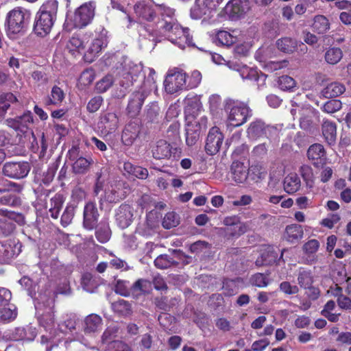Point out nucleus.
Masks as SVG:
<instances>
[{"mask_svg":"<svg viewBox=\"0 0 351 351\" xmlns=\"http://www.w3.org/2000/svg\"><path fill=\"white\" fill-rule=\"evenodd\" d=\"M17 101L16 97L12 93H4L0 95V120L4 118L11 104Z\"/></svg>","mask_w":351,"mask_h":351,"instance_id":"obj_32","label":"nucleus"},{"mask_svg":"<svg viewBox=\"0 0 351 351\" xmlns=\"http://www.w3.org/2000/svg\"><path fill=\"white\" fill-rule=\"evenodd\" d=\"M159 27L165 33L167 39L180 49H184L186 45H193V38L189 34V29L182 27L177 19L171 21H165Z\"/></svg>","mask_w":351,"mask_h":351,"instance_id":"obj_2","label":"nucleus"},{"mask_svg":"<svg viewBox=\"0 0 351 351\" xmlns=\"http://www.w3.org/2000/svg\"><path fill=\"white\" fill-rule=\"evenodd\" d=\"M325 60L330 64H337L343 57V52L339 47H330L325 53Z\"/></svg>","mask_w":351,"mask_h":351,"instance_id":"obj_43","label":"nucleus"},{"mask_svg":"<svg viewBox=\"0 0 351 351\" xmlns=\"http://www.w3.org/2000/svg\"><path fill=\"white\" fill-rule=\"evenodd\" d=\"M57 167V165L56 163H53L48 167L46 171L43 172L42 182L44 184L49 185L53 181Z\"/></svg>","mask_w":351,"mask_h":351,"instance_id":"obj_64","label":"nucleus"},{"mask_svg":"<svg viewBox=\"0 0 351 351\" xmlns=\"http://www.w3.org/2000/svg\"><path fill=\"white\" fill-rule=\"evenodd\" d=\"M299 171L306 185L312 187L314 182V176L312 168L309 165H303L300 167Z\"/></svg>","mask_w":351,"mask_h":351,"instance_id":"obj_54","label":"nucleus"},{"mask_svg":"<svg viewBox=\"0 0 351 351\" xmlns=\"http://www.w3.org/2000/svg\"><path fill=\"white\" fill-rule=\"evenodd\" d=\"M278 259V252L273 247H267L261 255V259L256 261V265H272L276 262Z\"/></svg>","mask_w":351,"mask_h":351,"instance_id":"obj_33","label":"nucleus"},{"mask_svg":"<svg viewBox=\"0 0 351 351\" xmlns=\"http://www.w3.org/2000/svg\"><path fill=\"white\" fill-rule=\"evenodd\" d=\"M140 126L137 123L132 122L125 125L121 135V141L125 145H132L140 133Z\"/></svg>","mask_w":351,"mask_h":351,"instance_id":"obj_22","label":"nucleus"},{"mask_svg":"<svg viewBox=\"0 0 351 351\" xmlns=\"http://www.w3.org/2000/svg\"><path fill=\"white\" fill-rule=\"evenodd\" d=\"M79 152L78 147H73L69 151V159L75 160L72 165L73 172L75 174L84 175L89 171L90 167L94 163V160L90 156H80Z\"/></svg>","mask_w":351,"mask_h":351,"instance_id":"obj_5","label":"nucleus"},{"mask_svg":"<svg viewBox=\"0 0 351 351\" xmlns=\"http://www.w3.org/2000/svg\"><path fill=\"white\" fill-rule=\"evenodd\" d=\"M58 8V3L56 0H47L43 4L38 12L56 20Z\"/></svg>","mask_w":351,"mask_h":351,"instance_id":"obj_40","label":"nucleus"},{"mask_svg":"<svg viewBox=\"0 0 351 351\" xmlns=\"http://www.w3.org/2000/svg\"><path fill=\"white\" fill-rule=\"evenodd\" d=\"M63 202V196L61 194L57 193L51 198L49 204L47 207H49V212L52 218L58 219Z\"/></svg>","mask_w":351,"mask_h":351,"instance_id":"obj_36","label":"nucleus"},{"mask_svg":"<svg viewBox=\"0 0 351 351\" xmlns=\"http://www.w3.org/2000/svg\"><path fill=\"white\" fill-rule=\"evenodd\" d=\"M288 65L289 62L287 60H283L281 61H269L265 63V69L269 72H274L277 70L286 68L288 66Z\"/></svg>","mask_w":351,"mask_h":351,"instance_id":"obj_63","label":"nucleus"},{"mask_svg":"<svg viewBox=\"0 0 351 351\" xmlns=\"http://www.w3.org/2000/svg\"><path fill=\"white\" fill-rule=\"evenodd\" d=\"M164 85L166 92L169 94H173L184 89L186 86V73L182 71H175L173 73H168Z\"/></svg>","mask_w":351,"mask_h":351,"instance_id":"obj_7","label":"nucleus"},{"mask_svg":"<svg viewBox=\"0 0 351 351\" xmlns=\"http://www.w3.org/2000/svg\"><path fill=\"white\" fill-rule=\"evenodd\" d=\"M326 154L324 146L319 143L311 145L307 150L308 158L313 161V165L317 168L323 167L326 164Z\"/></svg>","mask_w":351,"mask_h":351,"instance_id":"obj_16","label":"nucleus"},{"mask_svg":"<svg viewBox=\"0 0 351 351\" xmlns=\"http://www.w3.org/2000/svg\"><path fill=\"white\" fill-rule=\"evenodd\" d=\"M298 282L300 287L307 289L311 287L313 283V276L310 271H300L298 276Z\"/></svg>","mask_w":351,"mask_h":351,"instance_id":"obj_48","label":"nucleus"},{"mask_svg":"<svg viewBox=\"0 0 351 351\" xmlns=\"http://www.w3.org/2000/svg\"><path fill=\"white\" fill-rule=\"evenodd\" d=\"M298 42L291 37H283L276 41L278 50L285 53H292L297 51Z\"/></svg>","mask_w":351,"mask_h":351,"instance_id":"obj_30","label":"nucleus"},{"mask_svg":"<svg viewBox=\"0 0 351 351\" xmlns=\"http://www.w3.org/2000/svg\"><path fill=\"white\" fill-rule=\"evenodd\" d=\"M121 199L118 191L112 186L105 190L104 200L109 203H116Z\"/></svg>","mask_w":351,"mask_h":351,"instance_id":"obj_55","label":"nucleus"},{"mask_svg":"<svg viewBox=\"0 0 351 351\" xmlns=\"http://www.w3.org/2000/svg\"><path fill=\"white\" fill-rule=\"evenodd\" d=\"M137 74L132 71L123 73L122 78L120 80L119 84L125 89L132 86L134 81H136Z\"/></svg>","mask_w":351,"mask_h":351,"instance_id":"obj_58","label":"nucleus"},{"mask_svg":"<svg viewBox=\"0 0 351 351\" xmlns=\"http://www.w3.org/2000/svg\"><path fill=\"white\" fill-rule=\"evenodd\" d=\"M178 261H176L173 258L167 254H161L158 256L154 261L155 266L161 269H167L171 266H178Z\"/></svg>","mask_w":351,"mask_h":351,"instance_id":"obj_42","label":"nucleus"},{"mask_svg":"<svg viewBox=\"0 0 351 351\" xmlns=\"http://www.w3.org/2000/svg\"><path fill=\"white\" fill-rule=\"evenodd\" d=\"M180 223V217L175 212H169L164 217L162 226L165 229H170Z\"/></svg>","mask_w":351,"mask_h":351,"instance_id":"obj_51","label":"nucleus"},{"mask_svg":"<svg viewBox=\"0 0 351 351\" xmlns=\"http://www.w3.org/2000/svg\"><path fill=\"white\" fill-rule=\"evenodd\" d=\"M88 42V37L85 35L75 34L68 40L66 47L71 53L73 54L75 52L81 53L85 49Z\"/></svg>","mask_w":351,"mask_h":351,"instance_id":"obj_24","label":"nucleus"},{"mask_svg":"<svg viewBox=\"0 0 351 351\" xmlns=\"http://www.w3.org/2000/svg\"><path fill=\"white\" fill-rule=\"evenodd\" d=\"M99 285V279L90 273H85L82 277V286L88 292L93 293Z\"/></svg>","mask_w":351,"mask_h":351,"instance_id":"obj_38","label":"nucleus"},{"mask_svg":"<svg viewBox=\"0 0 351 351\" xmlns=\"http://www.w3.org/2000/svg\"><path fill=\"white\" fill-rule=\"evenodd\" d=\"M0 233L4 236L10 234L15 229V223L10 218V213L7 210H0Z\"/></svg>","mask_w":351,"mask_h":351,"instance_id":"obj_28","label":"nucleus"},{"mask_svg":"<svg viewBox=\"0 0 351 351\" xmlns=\"http://www.w3.org/2000/svg\"><path fill=\"white\" fill-rule=\"evenodd\" d=\"M226 109L229 110L228 120L234 127L241 126L252 116V110L249 107L243 102L239 101H228Z\"/></svg>","mask_w":351,"mask_h":351,"instance_id":"obj_3","label":"nucleus"},{"mask_svg":"<svg viewBox=\"0 0 351 351\" xmlns=\"http://www.w3.org/2000/svg\"><path fill=\"white\" fill-rule=\"evenodd\" d=\"M276 130V128L265 125L261 120H256L250 123L247 133L250 138L256 140L264 136L269 138L271 132Z\"/></svg>","mask_w":351,"mask_h":351,"instance_id":"obj_10","label":"nucleus"},{"mask_svg":"<svg viewBox=\"0 0 351 351\" xmlns=\"http://www.w3.org/2000/svg\"><path fill=\"white\" fill-rule=\"evenodd\" d=\"M108 351H132L131 347L122 341H112L108 344Z\"/></svg>","mask_w":351,"mask_h":351,"instance_id":"obj_61","label":"nucleus"},{"mask_svg":"<svg viewBox=\"0 0 351 351\" xmlns=\"http://www.w3.org/2000/svg\"><path fill=\"white\" fill-rule=\"evenodd\" d=\"M64 98V94L62 90L57 86H54L51 92V97L46 100V105L58 104L62 101Z\"/></svg>","mask_w":351,"mask_h":351,"instance_id":"obj_49","label":"nucleus"},{"mask_svg":"<svg viewBox=\"0 0 351 351\" xmlns=\"http://www.w3.org/2000/svg\"><path fill=\"white\" fill-rule=\"evenodd\" d=\"M158 226V222L148 215L144 222L139 223L135 232L141 236L149 237L156 232Z\"/></svg>","mask_w":351,"mask_h":351,"instance_id":"obj_23","label":"nucleus"},{"mask_svg":"<svg viewBox=\"0 0 351 351\" xmlns=\"http://www.w3.org/2000/svg\"><path fill=\"white\" fill-rule=\"evenodd\" d=\"M119 118L116 113L106 112L101 115L98 123L102 132L109 134L114 132L118 128Z\"/></svg>","mask_w":351,"mask_h":351,"instance_id":"obj_17","label":"nucleus"},{"mask_svg":"<svg viewBox=\"0 0 351 351\" xmlns=\"http://www.w3.org/2000/svg\"><path fill=\"white\" fill-rule=\"evenodd\" d=\"M29 18V12L21 7H16L8 12L5 23L8 36L12 39H16L24 35Z\"/></svg>","mask_w":351,"mask_h":351,"instance_id":"obj_1","label":"nucleus"},{"mask_svg":"<svg viewBox=\"0 0 351 351\" xmlns=\"http://www.w3.org/2000/svg\"><path fill=\"white\" fill-rule=\"evenodd\" d=\"M102 319L97 314H90L84 321V331L86 334L95 333L101 330Z\"/></svg>","mask_w":351,"mask_h":351,"instance_id":"obj_25","label":"nucleus"},{"mask_svg":"<svg viewBox=\"0 0 351 351\" xmlns=\"http://www.w3.org/2000/svg\"><path fill=\"white\" fill-rule=\"evenodd\" d=\"M5 123L8 127L13 128L14 130L25 134L33 124L34 117L30 111H26L23 115L18 116L14 119H7Z\"/></svg>","mask_w":351,"mask_h":351,"instance_id":"obj_8","label":"nucleus"},{"mask_svg":"<svg viewBox=\"0 0 351 351\" xmlns=\"http://www.w3.org/2000/svg\"><path fill=\"white\" fill-rule=\"evenodd\" d=\"M177 152V148H173L170 143L165 140L158 141L152 147V156L157 160L168 159Z\"/></svg>","mask_w":351,"mask_h":351,"instance_id":"obj_14","label":"nucleus"},{"mask_svg":"<svg viewBox=\"0 0 351 351\" xmlns=\"http://www.w3.org/2000/svg\"><path fill=\"white\" fill-rule=\"evenodd\" d=\"M201 133V125L197 122L189 123L186 128V143L193 146L198 141Z\"/></svg>","mask_w":351,"mask_h":351,"instance_id":"obj_27","label":"nucleus"},{"mask_svg":"<svg viewBox=\"0 0 351 351\" xmlns=\"http://www.w3.org/2000/svg\"><path fill=\"white\" fill-rule=\"evenodd\" d=\"M213 12V10L206 0H195L194 5L191 8L190 16L191 19L198 20L203 17H210Z\"/></svg>","mask_w":351,"mask_h":351,"instance_id":"obj_19","label":"nucleus"},{"mask_svg":"<svg viewBox=\"0 0 351 351\" xmlns=\"http://www.w3.org/2000/svg\"><path fill=\"white\" fill-rule=\"evenodd\" d=\"M223 135L217 127L212 128L207 136L205 150L209 155L217 154L223 143Z\"/></svg>","mask_w":351,"mask_h":351,"instance_id":"obj_9","label":"nucleus"},{"mask_svg":"<svg viewBox=\"0 0 351 351\" xmlns=\"http://www.w3.org/2000/svg\"><path fill=\"white\" fill-rule=\"evenodd\" d=\"M34 83L38 86L45 85L49 82V75L43 68L34 71L31 74Z\"/></svg>","mask_w":351,"mask_h":351,"instance_id":"obj_47","label":"nucleus"},{"mask_svg":"<svg viewBox=\"0 0 351 351\" xmlns=\"http://www.w3.org/2000/svg\"><path fill=\"white\" fill-rule=\"evenodd\" d=\"M250 8L248 0H231L226 6V12L232 20L238 19L244 16Z\"/></svg>","mask_w":351,"mask_h":351,"instance_id":"obj_12","label":"nucleus"},{"mask_svg":"<svg viewBox=\"0 0 351 351\" xmlns=\"http://www.w3.org/2000/svg\"><path fill=\"white\" fill-rule=\"evenodd\" d=\"M346 90L345 86L338 82L328 84L322 90V95L326 98L337 97L343 94Z\"/></svg>","mask_w":351,"mask_h":351,"instance_id":"obj_31","label":"nucleus"},{"mask_svg":"<svg viewBox=\"0 0 351 351\" xmlns=\"http://www.w3.org/2000/svg\"><path fill=\"white\" fill-rule=\"evenodd\" d=\"M31 169L28 162H8L3 165V172L5 176L14 179L25 178Z\"/></svg>","mask_w":351,"mask_h":351,"instance_id":"obj_6","label":"nucleus"},{"mask_svg":"<svg viewBox=\"0 0 351 351\" xmlns=\"http://www.w3.org/2000/svg\"><path fill=\"white\" fill-rule=\"evenodd\" d=\"M156 8L157 15L160 16L159 25L163 24L165 21H171L176 20L175 9L164 4H156L155 5Z\"/></svg>","mask_w":351,"mask_h":351,"instance_id":"obj_29","label":"nucleus"},{"mask_svg":"<svg viewBox=\"0 0 351 351\" xmlns=\"http://www.w3.org/2000/svg\"><path fill=\"white\" fill-rule=\"evenodd\" d=\"M232 179L237 183H243L248 177V166L240 161H234L230 166Z\"/></svg>","mask_w":351,"mask_h":351,"instance_id":"obj_21","label":"nucleus"},{"mask_svg":"<svg viewBox=\"0 0 351 351\" xmlns=\"http://www.w3.org/2000/svg\"><path fill=\"white\" fill-rule=\"evenodd\" d=\"M283 185L287 193H294L300 188V179L297 174L290 173L285 177Z\"/></svg>","mask_w":351,"mask_h":351,"instance_id":"obj_34","label":"nucleus"},{"mask_svg":"<svg viewBox=\"0 0 351 351\" xmlns=\"http://www.w3.org/2000/svg\"><path fill=\"white\" fill-rule=\"evenodd\" d=\"M312 28L313 32L322 34L329 29L330 23L326 16L323 15H317L314 17Z\"/></svg>","mask_w":351,"mask_h":351,"instance_id":"obj_39","label":"nucleus"},{"mask_svg":"<svg viewBox=\"0 0 351 351\" xmlns=\"http://www.w3.org/2000/svg\"><path fill=\"white\" fill-rule=\"evenodd\" d=\"M303 236V231L300 226L291 225L286 228L285 239L289 242L301 239Z\"/></svg>","mask_w":351,"mask_h":351,"instance_id":"obj_44","label":"nucleus"},{"mask_svg":"<svg viewBox=\"0 0 351 351\" xmlns=\"http://www.w3.org/2000/svg\"><path fill=\"white\" fill-rule=\"evenodd\" d=\"M95 3L90 1L80 6L74 13L73 22L76 27L82 28L88 25L94 18Z\"/></svg>","mask_w":351,"mask_h":351,"instance_id":"obj_4","label":"nucleus"},{"mask_svg":"<svg viewBox=\"0 0 351 351\" xmlns=\"http://www.w3.org/2000/svg\"><path fill=\"white\" fill-rule=\"evenodd\" d=\"M134 11L141 21L152 22L157 17L156 8L144 1H138L134 5Z\"/></svg>","mask_w":351,"mask_h":351,"instance_id":"obj_11","label":"nucleus"},{"mask_svg":"<svg viewBox=\"0 0 351 351\" xmlns=\"http://www.w3.org/2000/svg\"><path fill=\"white\" fill-rule=\"evenodd\" d=\"M83 217V226L86 229L92 230L97 227L99 214L95 203L90 202L85 205Z\"/></svg>","mask_w":351,"mask_h":351,"instance_id":"obj_13","label":"nucleus"},{"mask_svg":"<svg viewBox=\"0 0 351 351\" xmlns=\"http://www.w3.org/2000/svg\"><path fill=\"white\" fill-rule=\"evenodd\" d=\"M278 86L283 90H291L296 85L295 80L288 75H282L278 79Z\"/></svg>","mask_w":351,"mask_h":351,"instance_id":"obj_56","label":"nucleus"},{"mask_svg":"<svg viewBox=\"0 0 351 351\" xmlns=\"http://www.w3.org/2000/svg\"><path fill=\"white\" fill-rule=\"evenodd\" d=\"M113 82V77L108 75L96 84V89L99 93H104L112 86Z\"/></svg>","mask_w":351,"mask_h":351,"instance_id":"obj_59","label":"nucleus"},{"mask_svg":"<svg viewBox=\"0 0 351 351\" xmlns=\"http://www.w3.org/2000/svg\"><path fill=\"white\" fill-rule=\"evenodd\" d=\"M216 39L219 44L225 46H230L236 41V38L229 32L223 30L219 31L216 34Z\"/></svg>","mask_w":351,"mask_h":351,"instance_id":"obj_53","label":"nucleus"},{"mask_svg":"<svg viewBox=\"0 0 351 351\" xmlns=\"http://www.w3.org/2000/svg\"><path fill=\"white\" fill-rule=\"evenodd\" d=\"M104 45L105 43L103 38H97L93 39L87 51L84 53L85 59L88 62H92L93 58L100 52Z\"/></svg>","mask_w":351,"mask_h":351,"instance_id":"obj_35","label":"nucleus"},{"mask_svg":"<svg viewBox=\"0 0 351 351\" xmlns=\"http://www.w3.org/2000/svg\"><path fill=\"white\" fill-rule=\"evenodd\" d=\"M342 107V104L339 100L332 99L326 102L322 109L326 113L332 114L339 110Z\"/></svg>","mask_w":351,"mask_h":351,"instance_id":"obj_62","label":"nucleus"},{"mask_svg":"<svg viewBox=\"0 0 351 351\" xmlns=\"http://www.w3.org/2000/svg\"><path fill=\"white\" fill-rule=\"evenodd\" d=\"M146 95L141 91L133 93L130 98L127 111L128 114L134 117L138 114L144 103Z\"/></svg>","mask_w":351,"mask_h":351,"instance_id":"obj_20","label":"nucleus"},{"mask_svg":"<svg viewBox=\"0 0 351 351\" xmlns=\"http://www.w3.org/2000/svg\"><path fill=\"white\" fill-rule=\"evenodd\" d=\"M77 318L75 315H66L65 319L58 324L59 329L64 333L73 332L75 330Z\"/></svg>","mask_w":351,"mask_h":351,"instance_id":"obj_45","label":"nucleus"},{"mask_svg":"<svg viewBox=\"0 0 351 351\" xmlns=\"http://www.w3.org/2000/svg\"><path fill=\"white\" fill-rule=\"evenodd\" d=\"M16 317L15 308L6 307V305L0 306V322L10 321Z\"/></svg>","mask_w":351,"mask_h":351,"instance_id":"obj_57","label":"nucleus"},{"mask_svg":"<svg viewBox=\"0 0 351 351\" xmlns=\"http://www.w3.org/2000/svg\"><path fill=\"white\" fill-rule=\"evenodd\" d=\"M107 170L105 167L98 169L95 173V182L93 188V193L95 195L104 190L105 183L107 180Z\"/></svg>","mask_w":351,"mask_h":351,"instance_id":"obj_37","label":"nucleus"},{"mask_svg":"<svg viewBox=\"0 0 351 351\" xmlns=\"http://www.w3.org/2000/svg\"><path fill=\"white\" fill-rule=\"evenodd\" d=\"M248 176L254 182H258L264 179L267 174L265 169L258 164L252 165L250 167H248Z\"/></svg>","mask_w":351,"mask_h":351,"instance_id":"obj_46","label":"nucleus"},{"mask_svg":"<svg viewBox=\"0 0 351 351\" xmlns=\"http://www.w3.org/2000/svg\"><path fill=\"white\" fill-rule=\"evenodd\" d=\"M133 213L128 204H121L115 213V220L122 229L128 228L132 221Z\"/></svg>","mask_w":351,"mask_h":351,"instance_id":"obj_18","label":"nucleus"},{"mask_svg":"<svg viewBox=\"0 0 351 351\" xmlns=\"http://www.w3.org/2000/svg\"><path fill=\"white\" fill-rule=\"evenodd\" d=\"M74 214H75L74 206H67L65 208V209L61 216L60 223H61L62 226L64 227H66L68 225H69L73 220Z\"/></svg>","mask_w":351,"mask_h":351,"instance_id":"obj_60","label":"nucleus"},{"mask_svg":"<svg viewBox=\"0 0 351 351\" xmlns=\"http://www.w3.org/2000/svg\"><path fill=\"white\" fill-rule=\"evenodd\" d=\"M39 323L46 330L51 329L53 327L55 323L54 313L51 308L39 317Z\"/></svg>","mask_w":351,"mask_h":351,"instance_id":"obj_50","label":"nucleus"},{"mask_svg":"<svg viewBox=\"0 0 351 351\" xmlns=\"http://www.w3.org/2000/svg\"><path fill=\"white\" fill-rule=\"evenodd\" d=\"M114 312L122 316H129L132 313L131 304L124 300H119L112 304Z\"/></svg>","mask_w":351,"mask_h":351,"instance_id":"obj_41","label":"nucleus"},{"mask_svg":"<svg viewBox=\"0 0 351 351\" xmlns=\"http://www.w3.org/2000/svg\"><path fill=\"white\" fill-rule=\"evenodd\" d=\"M322 134L329 145H332L336 141L337 125L328 119H324L322 124Z\"/></svg>","mask_w":351,"mask_h":351,"instance_id":"obj_26","label":"nucleus"},{"mask_svg":"<svg viewBox=\"0 0 351 351\" xmlns=\"http://www.w3.org/2000/svg\"><path fill=\"white\" fill-rule=\"evenodd\" d=\"M54 21L55 19L50 16L38 12L35 19L34 32L38 36H45L50 32Z\"/></svg>","mask_w":351,"mask_h":351,"instance_id":"obj_15","label":"nucleus"},{"mask_svg":"<svg viewBox=\"0 0 351 351\" xmlns=\"http://www.w3.org/2000/svg\"><path fill=\"white\" fill-rule=\"evenodd\" d=\"M110 228L105 223H101L95 232L96 238L102 243H106L110 239Z\"/></svg>","mask_w":351,"mask_h":351,"instance_id":"obj_52","label":"nucleus"}]
</instances>
